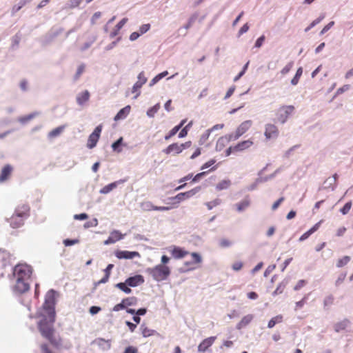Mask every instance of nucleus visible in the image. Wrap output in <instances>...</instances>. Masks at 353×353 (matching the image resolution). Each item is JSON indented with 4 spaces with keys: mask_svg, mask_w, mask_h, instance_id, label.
I'll return each instance as SVG.
<instances>
[{
    "mask_svg": "<svg viewBox=\"0 0 353 353\" xmlns=\"http://www.w3.org/2000/svg\"><path fill=\"white\" fill-rule=\"evenodd\" d=\"M30 206L28 204L19 205L11 217L8 220L12 228H18L24 224V221L30 216Z\"/></svg>",
    "mask_w": 353,
    "mask_h": 353,
    "instance_id": "obj_1",
    "label": "nucleus"
},
{
    "mask_svg": "<svg viewBox=\"0 0 353 353\" xmlns=\"http://www.w3.org/2000/svg\"><path fill=\"white\" fill-rule=\"evenodd\" d=\"M50 322L48 323L46 319L41 320L38 323V328L41 335L48 339L50 343L54 345L57 346L59 345V341L57 340L54 336V329L53 327V323L52 322V317H50Z\"/></svg>",
    "mask_w": 353,
    "mask_h": 353,
    "instance_id": "obj_2",
    "label": "nucleus"
},
{
    "mask_svg": "<svg viewBox=\"0 0 353 353\" xmlns=\"http://www.w3.org/2000/svg\"><path fill=\"white\" fill-rule=\"evenodd\" d=\"M147 272L157 281L165 280L170 274V268L165 265H157L154 268H148Z\"/></svg>",
    "mask_w": 353,
    "mask_h": 353,
    "instance_id": "obj_3",
    "label": "nucleus"
},
{
    "mask_svg": "<svg viewBox=\"0 0 353 353\" xmlns=\"http://www.w3.org/2000/svg\"><path fill=\"white\" fill-rule=\"evenodd\" d=\"M55 291L54 290H49L45 297V301L43 305L44 310H46L50 317H52V322L54 323L55 321Z\"/></svg>",
    "mask_w": 353,
    "mask_h": 353,
    "instance_id": "obj_4",
    "label": "nucleus"
},
{
    "mask_svg": "<svg viewBox=\"0 0 353 353\" xmlns=\"http://www.w3.org/2000/svg\"><path fill=\"white\" fill-rule=\"evenodd\" d=\"M16 279L28 280L32 274V268L26 264L17 265L13 271Z\"/></svg>",
    "mask_w": 353,
    "mask_h": 353,
    "instance_id": "obj_5",
    "label": "nucleus"
},
{
    "mask_svg": "<svg viewBox=\"0 0 353 353\" xmlns=\"http://www.w3.org/2000/svg\"><path fill=\"white\" fill-rule=\"evenodd\" d=\"M294 110V106L292 105H281L276 111L277 121L282 124L285 123Z\"/></svg>",
    "mask_w": 353,
    "mask_h": 353,
    "instance_id": "obj_6",
    "label": "nucleus"
},
{
    "mask_svg": "<svg viewBox=\"0 0 353 353\" xmlns=\"http://www.w3.org/2000/svg\"><path fill=\"white\" fill-rule=\"evenodd\" d=\"M190 255L192 260L191 261H185L184 263L185 271L194 270L202 263V257L199 253L192 252Z\"/></svg>",
    "mask_w": 353,
    "mask_h": 353,
    "instance_id": "obj_7",
    "label": "nucleus"
},
{
    "mask_svg": "<svg viewBox=\"0 0 353 353\" xmlns=\"http://www.w3.org/2000/svg\"><path fill=\"white\" fill-rule=\"evenodd\" d=\"M252 125V121L251 120H247L242 122L236 128L235 132L230 134L233 141L237 140L243 134H244Z\"/></svg>",
    "mask_w": 353,
    "mask_h": 353,
    "instance_id": "obj_8",
    "label": "nucleus"
},
{
    "mask_svg": "<svg viewBox=\"0 0 353 353\" xmlns=\"http://www.w3.org/2000/svg\"><path fill=\"white\" fill-rule=\"evenodd\" d=\"M102 130V125H99L95 128L93 132L89 136L87 143V147L90 149L96 146Z\"/></svg>",
    "mask_w": 353,
    "mask_h": 353,
    "instance_id": "obj_9",
    "label": "nucleus"
},
{
    "mask_svg": "<svg viewBox=\"0 0 353 353\" xmlns=\"http://www.w3.org/2000/svg\"><path fill=\"white\" fill-rule=\"evenodd\" d=\"M279 134L278 127L272 123H267L265 125L264 135L266 139H276Z\"/></svg>",
    "mask_w": 353,
    "mask_h": 353,
    "instance_id": "obj_10",
    "label": "nucleus"
},
{
    "mask_svg": "<svg viewBox=\"0 0 353 353\" xmlns=\"http://www.w3.org/2000/svg\"><path fill=\"white\" fill-rule=\"evenodd\" d=\"M30 285L28 280L16 279V283L13 286V291L17 294H21L29 290Z\"/></svg>",
    "mask_w": 353,
    "mask_h": 353,
    "instance_id": "obj_11",
    "label": "nucleus"
},
{
    "mask_svg": "<svg viewBox=\"0 0 353 353\" xmlns=\"http://www.w3.org/2000/svg\"><path fill=\"white\" fill-rule=\"evenodd\" d=\"M200 189H201L200 187H197V188L192 189L188 192L179 193L174 197V199L177 200V202L179 203L186 199H189V198L192 197L196 192H198L200 190Z\"/></svg>",
    "mask_w": 353,
    "mask_h": 353,
    "instance_id": "obj_12",
    "label": "nucleus"
},
{
    "mask_svg": "<svg viewBox=\"0 0 353 353\" xmlns=\"http://www.w3.org/2000/svg\"><path fill=\"white\" fill-rule=\"evenodd\" d=\"M125 234H121L119 230H113L110 232L109 237L104 241L105 245L114 243L122 239Z\"/></svg>",
    "mask_w": 353,
    "mask_h": 353,
    "instance_id": "obj_13",
    "label": "nucleus"
},
{
    "mask_svg": "<svg viewBox=\"0 0 353 353\" xmlns=\"http://www.w3.org/2000/svg\"><path fill=\"white\" fill-rule=\"evenodd\" d=\"M163 153L167 155L172 154L176 155L182 152L180 144L178 143H173L169 145L167 148L163 149Z\"/></svg>",
    "mask_w": 353,
    "mask_h": 353,
    "instance_id": "obj_14",
    "label": "nucleus"
},
{
    "mask_svg": "<svg viewBox=\"0 0 353 353\" xmlns=\"http://www.w3.org/2000/svg\"><path fill=\"white\" fill-rule=\"evenodd\" d=\"M231 141H233V138H232L230 134L220 137L216 142V150L217 151L222 150L225 146V145L228 144Z\"/></svg>",
    "mask_w": 353,
    "mask_h": 353,
    "instance_id": "obj_15",
    "label": "nucleus"
},
{
    "mask_svg": "<svg viewBox=\"0 0 353 353\" xmlns=\"http://www.w3.org/2000/svg\"><path fill=\"white\" fill-rule=\"evenodd\" d=\"M216 337V336H210L207 339H205L201 341V343L198 346V350L199 352H205L208 347H210L215 341Z\"/></svg>",
    "mask_w": 353,
    "mask_h": 353,
    "instance_id": "obj_16",
    "label": "nucleus"
},
{
    "mask_svg": "<svg viewBox=\"0 0 353 353\" xmlns=\"http://www.w3.org/2000/svg\"><path fill=\"white\" fill-rule=\"evenodd\" d=\"M128 285L130 287H137L144 283V279L141 275H135L128 278L126 280Z\"/></svg>",
    "mask_w": 353,
    "mask_h": 353,
    "instance_id": "obj_17",
    "label": "nucleus"
},
{
    "mask_svg": "<svg viewBox=\"0 0 353 353\" xmlns=\"http://www.w3.org/2000/svg\"><path fill=\"white\" fill-rule=\"evenodd\" d=\"M116 256L119 259H131L136 256H140L138 252H130V251H119L116 253Z\"/></svg>",
    "mask_w": 353,
    "mask_h": 353,
    "instance_id": "obj_18",
    "label": "nucleus"
},
{
    "mask_svg": "<svg viewBox=\"0 0 353 353\" xmlns=\"http://www.w3.org/2000/svg\"><path fill=\"white\" fill-rule=\"evenodd\" d=\"M171 254L174 259H182L187 256L189 252L180 247L174 246L171 250Z\"/></svg>",
    "mask_w": 353,
    "mask_h": 353,
    "instance_id": "obj_19",
    "label": "nucleus"
},
{
    "mask_svg": "<svg viewBox=\"0 0 353 353\" xmlns=\"http://www.w3.org/2000/svg\"><path fill=\"white\" fill-rule=\"evenodd\" d=\"M13 170L12 167L10 165H6L1 170L0 174V183H2L10 177Z\"/></svg>",
    "mask_w": 353,
    "mask_h": 353,
    "instance_id": "obj_20",
    "label": "nucleus"
},
{
    "mask_svg": "<svg viewBox=\"0 0 353 353\" xmlns=\"http://www.w3.org/2000/svg\"><path fill=\"white\" fill-rule=\"evenodd\" d=\"M253 145V141L250 139L239 142L234 145L235 152H241L250 148Z\"/></svg>",
    "mask_w": 353,
    "mask_h": 353,
    "instance_id": "obj_21",
    "label": "nucleus"
},
{
    "mask_svg": "<svg viewBox=\"0 0 353 353\" xmlns=\"http://www.w3.org/2000/svg\"><path fill=\"white\" fill-rule=\"evenodd\" d=\"M322 220L316 223L312 228H311L308 231L305 232L299 238V241H303L307 239L312 234L317 231L322 223Z\"/></svg>",
    "mask_w": 353,
    "mask_h": 353,
    "instance_id": "obj_22",
    "label": "nucleus"
},
{
    "mask_svg": "<svg viewBox=\"0 0 353 353\" xmlns=\"http://www.w3.org/2000/svg\"><path fill=\"white\" fill-rule=\"evenodd\" d=\"M253 318L254 316L252 314H248L243 316L239 321V323L237 324V328L241 329L243 327H245L253 320Z\"/></svg>",
    "mask_w": 353,
    "mask_h": 353,
    "instance_id": "obj_23",
    "label": "nucleus"
},
{
    "mask_svg": "<svg viewBox=\"0 0 353 353\" xmlns=\"http://www.w3.org/2000/svg\"><path fill=\"white\" fill-rule=\"evenodd\" d=\"M130 109L131 108L130 105H127L123 108L121 109L114 117V120L117 121L125 118L127 115L130 113Z\"/></svg>",
    "mask_w": 353,
    "mask_h": 353,
    "instance_id": "obj_24",
    "label": "nucleus"
},
{
    "mask_svg": "<svg viewBox=\"0 0 353 353\" xmlns=\"http://www.w3.org/2000/svg\"><path fill=\"white\" fill-rule=\"evenodd\" d=\"M90 99V93L88 90H85L80 93L77 97V102L79 105H83Z\"/></svg>",
    "mask_w": 353,
    "mask_h": 353,
    "instance_id": "obj_25",
    "label": "nucleus"
},
{
    "mask_svg": "<svg viewBox=\"0 0 353 353\" xmlns=\"http://www.w3.org/2000/svg\"><path fill=\"white\" fill-rule=\"evenodd\" d=\"M9 253L5 250H0V266L5 268L9 262Z\"/></svg>",
    "mask_w": 353,
    "mask_h": 353,
    "instance_id": "obj_26",
    "label": "nucleus"
},
{
    "mask_svg": "<svg viewBox=\"0 0 353 353\" xmlns=\"http://www.w3.org/2000/svg\"><path fill=\"white\" fill-rule=\"evenodd\" d=\"M349 323H350V321L347 319H344L340 322H338V323H335L334 325V330L336 332H339L341 331L345 330L347 328V327L348 326Z\"/></svg>",
    "mask_w": 353,
    "mask_h": 353,
    "instance_id": "obj_27",
    "label": "nucleus"
},
{
    "mask_svg": "<svg viewBox=\"0 0 353 353\" xmlns=\"http://www.w3.org/2000/svg\"><path fill=\"white\" fill-rule=\"evenodd\" d=\"M113 267H114L113 264H109L106 267V268L104 270L105 275L100 281H99V282H98L99 284L105 283L106 282H108V281L110 278V276L111 270L113 268Z\"/></svg>",
    "mask_w": 353,
    "mask_h": 353,
    "instance_id": "obj_28",
    "label": "nucleus"
},
{
    "mask_svg": "<svg viewBox=\"0 0 353 353\" xmlns=\"http://www.w3.org/2000/svg\"><path fill=\"white\" fill-rule=\"evenodd\" d=\"M65 127V125H61L53 129L48 133V137L52 139L59 136L64 130Z\"/></svg>",
    "mask_w": 353,
    "mask_h": 353,
    "instance_id": "obj_29",
    "label": "nucleus"
},
{
    "mask_svg": "<svg viewBox=\"0 0 353 353\" xmlns=\"http://www.w3.org/2000/svg\"><path fill=\"white\" fill-rule=\"evenodd\" d=\"M283 317L281 314L277 315L272 318L268 324L269 328H272L276 323H280L283 321Z\"/></svg>",
    "mask_w": 353,
    "mask_h": 353,
    "instance_id": "obj_30",
    "label": "nucleus"
},
{
    "mask_svg": "<svg viewBox=\"0 0 353 353\" xmlns=\"http://www.w3.org/2000/svg\"><path fill=\"white\" fill-rule=\"evenodd\" d=\"M141 334L143 337H149L153 336L155 333V330L150 329L149 327L142 325L141 326Z\"/></svg>",
    "mask_w": 353,
    "mask_h": 353,
    "instance_id": "obj_31",
    "label": "nucleus"
},
{
    "mask_svg": "<svg viewBox=\"0 0 353 353\" xmlns=\"http://www.w3.org/2000/svg\"><path fill=\"white\" fill-rule=\"evenodd\" d=\"M83 1V0H69L65 5V8H67V9L76 8L79 7L82 3Z\"/></svg>",
    "mask_w": 353,
    "mask_h": 353,
    "instance_id": "obj_32",
    "label": "nucleus"
},
{
    "mask_svg": "<svg viewBox=\"0 0 353 353\" xmlns=\"http://www.w3.org/2000/svg\"><path fill=\"white\" fill-rule=\"evenodd\" d=\"M231 185V181L229 179H225L220 181L217 183L216 186V189L218 190H222L224 189H228Z\"/></svg>",
    "mask_w": 353,
    "mask_h": 353,
    "instance_id": "obj_33",
    "label": "nucleus"
},
{
    "mask_svg": "<svg viewBox=\"0 0 353 353\" xmlns=\"http://www.w3.org/2000/svg\"><path fill=\"white\" fill-rule=\"evenodd\" d=\"M286 285H287V281H283L281 282L276 287V290L273 292L272 295L276 296L278 294H282L285 289Z\"/></svg>",
    "mask_w": 353,
    "mask_h": 353,
    "instance_id": "obj_34",
    "label": "nucleus"
},
{
    "mask_svg": "<svg viewBox=\"0 0 353 353\" xmlns=\"http://www.w3.org/2000/svg\"><path fill=\"white\" fill-rule=\"evenodd\" d=\"M193 121H190L185 127H183L179 133V138H183L188 135L189 130L191 128Z\"/></svg>",
    "mask_w": 353,
    "mask_h": 353,
    "instance_id": "obj_35",
    "label": "nucleus"
},
{
    "mask_svg": "<svg viewBox=\"0 0 353 353\" xmlns=\"http://www.w3.org/2000/svg\"><path fill=\"white\" fill-rule=\"evenodd\" d=\"M351 260L350 256H344L343 257L339 259L336 261V267L337 268H342L345 265H346Z\"/></svg>",
    "mask_w": 353,
    "mask_h": 353,
    "instance_id": "obj_36",
    "label": "nucleus"
},
{
    "mask_svg": "<svg viewBox=\"0 0 353 353\" xmlns=\"http://www.w3.org/2000/svg\"><path fill=\"white\" fill-rule=\"evenodd\" d=\"M116 287L126 294H130L132 292L131 289L128 287L126 281L124 283H117Z\"/></svg>",
    "mask_w": 353,
    "mask_h": 353,
    "instance_id": "obj_37",
    "label": "nucleus"
},
{
    "mask_svg": "<svg viewBox=\"0 0 353 353\" xmlns=\"http://www.w3.org/2000/svg\"><path fill=\"white\" fill-rule=\"evenodd\" d=\"M302 74H303V68L301 67H300L296 70L295 76L291 80V83L294 85H296L299 83L300 77H301Z\"/></svg>",
    "mask_w": 353,
    "mask_h": 353,
    "instance_id": "obj_38",
    "label": "nucleus"
},
{
    "mask_svg": "<svg viewBox=\"0 0 353 353\" xmlns=\"http://www.w3.org/2000/svg\"><path fill=\"white\" fill-rule=\"evenodd\" d=\"M37 114L38 113L34 112L28 115L21 117L19 118V121L21 122V123H26L32 120V119H34Z\"/></svg>",
    "mask_w": 353,
    "mask_h": 353,
    "instance_id": "obj_39",
    "label": "nucleus"
},
{
    "mask_svg": "<svg viewBox=\"0 0 353 353\" xmlns=\"http://www.w3.org/2000/svg\"><path fill=\"white\" fill-rule=\"evenodd\" d=\"M122 301H123V304L125 305V307L127 306L134 305L137 303V299L134 296L128 297V298L123 299Z\"/></svg>",
    "mask_w": 353,
    "mask_h": 353,
    "instance_id": "obj_40",
    "label": "nucleus"
},
{
    "mask_svg": "<svg viewBox=\"0 0 353 353\" xmlns=\"http://www.w3.org/2000/svg\"><path fill=\"white\" fill-rule=\"evenodd\" d=\"M117 187V183H110L105 186H104L101 190H100V192L101 194H108L110 192H111L114 188H115Z\"/></svg>",
    "mask_w": 353,
    "mask_h": 353,
    "instance_id": "obj_41",
    "label": "nucleus"
},
{
    "mask_svg": "<svg viewBox=\"0 0 353 353\" xmlns=\"http://www.w3.org/2000/svg\"><path fill=\"white\" fill-rule=\"evenodd\" d=\"M160 108L159 104H156L147 112V115L150 117H153Z\"/></svg>",
    "mask_w": 353,
    "mask_h": 353,
    "instance_id": "obj_42",
    "label": "nucleus"
},
{
    "mask_svg": "<svg viewBox=\"0 0 353 353\" xmlns=\"http://www.w3.org/2000/svg\"><path fill=\"white\" fill-rule=\"evenodd\" d=\"M250 205V201L248 200H244L236 204L237 210L241 212L245 208H247Z\"/></svg>",
    "mask_w": 353,
    "mask_h": 353,
    "instance_id": "obj_43",
    "label": "nucleus"
},
{
    "mask_svg": "<svg viewBox=\"0 0 353 353\" xmlns=\"http://www.w3.org/2000/svg\"><path fill=\"white\" fill-rule=\"evenodd\" d=\"M27 3V1L23 0L21 1L17 5H14L12 8V14H15L18 11L20 10V9L23 7Z\"/></svg>",
    "mask_w": 353,
    "mask_h": 353,
    "instance_id": "obj_44",
    "label": "nucleus"
},
{
    "mask_svg": "<svg viewBox=\"0 0 353 353\" xmlns=\"http://www.w3.org/2000/svg\"><path fill=\"white\" fill-rule=\"evenodd\" d=\"M221 202V201L219 199H216L212 201L206 203L205 205L208 210H212L213 208L219 205Z\"/></svg>",
    "mask_w": 353,
    "mask_h": 353,
    "instance_id": "obj_45",
    "label": "nucleus"
},
{
    "mask_svg": "<svg viewBox=\"0 0 353 353\" xmlns=\"http://www.w3.org/2000/svg\"><path fill=\"white\" fill-rule=\"evenodd\" d=\"M324 18V15H321L319 17H318L317 19H316L315 20H314L310 24V26L305 28V32H307L309 31L311 28H312L313 27H314L316 25H317L318 23H319Z\"/></svg>",
    "mask_w": 353,
    "mask_h": 353,
    "instance_id": "obj_46",
    "label": "nucleus"
},
{
    "mask_svg": "<svg viewBox=\"0 0 353 353\" xmlns=\"http://www.w3.org/2000/svg\"><path fill=\"white\" fill-rule=\"evenodd\" d=\"M85 65L84 64H81L80 65H79L78 68H77V72L74 75V80H77L79 79V78L81 77V75L83 74V72L85 71Z\"/></svg>",
    "mask_w": 353,
    "mask_h": 353,
    "instance_id": "obj_47",
    "label": "nucleus"
},
{
    "mask_svg": "<svg viewBox=\"0 0 353 353\" xmlns=\"http://www.w3.org/2000/svg\"><path fill=\"white\" fill-rule=\"evenodd\" d=\"M345 278H346V273L344 272V273L340 274L335 281V285L336 286L341 285L344 282Z\"/></svg>",
    "mask_w": 353,
    "mask_h": 353,
    "instance_id": "obj_48",
    "label": "nucleus"
},
{
    "mask_svg": "<svg viewBox=\"0 0 353 353\" xmlns=\"http://www.w3.org/2000/svg\"><path fill=\"white\" fill-rule=\"evenodd\" d=\"M352 208V202L349 201L345 204V205L340 210V212L343 214H347Z\"/></svg>",
    "mask_w": 353,
    "mask_h": 353,
    "instance_id": "obj_49",
    "label": "nucleus"
},
{
    "mask_svg": "<svg viewBox=\"0 0 353 353\" xmlns=\"http://www.w3.org/2000/svg\"><path fill=\"white\" fill-rule=\"evenodd\" d=\"M293 67V62L288 63L281 70V73L283 75L288 74Z\"/></svg>",
    "mask_w": 353,
    "mask_h": 353,
    "instance_id": "obj_50",
    "label": "nucleus"
},
{
    "mask_svg": "<svg viewBox=\"0 0 353 353\" xmlns=\"http://www.w3.org/2000/svg\"><path fill=\"white\" fill-rule=\"evenodd\" d=\"M307 283V281L305 280L301 279L299 280L297 283L294 285V290L295 291H298L302 288H303Z\"/></svg>",
    "mask_w": 353,
    "mask_h": 353,
    "instance_id": "obj_51",
    "label": "nucleus"
},
{
    "mask_svg": "<svg viewBox=\"0 0 353 353\" xmlns=\"http://www.w3.org/2000/svg\"><path fill=\"white\" fill-rule=\"evenodd\" d=\"M102 13L101 12H96L91 18V23L96 24L97 21L101 18Z\"/></svg>",
    "mask_w": 353,
    "mask_h": 353,
    "instance_id": "obj_52",
    "label": "nucleus"
},
{
    "mask_svg": "<svg viewBox=\"0 0 353 353\" xmlns=\"http://www.w3.org/2000/svg\"><path fill=\"white\" fill-rule=\"evenodd\" d=\"M150 23L143 24V25L141 26L139 28V33L141 34V35L143 34L145 32H147L150 30Z\"/></svg>",
    "mask_w": 353,
    "mask_h": 353,
    "instance_id": "obj_53",
    "label": "nucleus"
},
{
    "mask_svg": "<svg viewBox=\"0 0 353 353\" xmlns=\"http://www.w3.org/2000/svg\"><path fill=\"white\" fill-rule=\"evenodd\" d=\"M138 82H139L141 84L143 85L147 81V78L145 77L144 72H141L138 75Z\"/></svg>",
    "mask_w": 353,
    "mask_h": 353,
    "instance_id": "obj_54",
    "label": "nucleus"
},
{
    "mask_svg": "<svg viewBox=\"0 0 353 353\" xmlns=\"http://www.w3.org/2000/svg\"><path fill=\"white\" fill-rule=\"evenodd\" d=\"M77 243H79V240L77 239H65L63 241V244L65 245V246H71Z\"/></svg>",
    "mask_w": 353,
    "mask_h": 353,
    "instance_id": "obj_55",
    "label": "nucleus"
},
{
    "mask_svg": "<svg viewBox=\"0 0 353 353\" xmlns=\"http://www.w3.org/2000/svg\"><path fill=\"white\" fill-rule=\"evenodd\" d=\"M283 201L284 197H281L276 201H275L272 206V210H276Z\"/></svg>",
    "mask_w": 353,
    "mask_h": 353,
    "instance_id": "obj_56",
    "label": "nucleus"
},
{
    "mask_svg": "<svg viewBox=\"0 0 353 353\" xmlns=\"http://www.w3.org/2000/svg\"><path fill=\"white\" fill-rule=\"evenodd\" d=\"M231 245L232 242L228 239H223L220 241V245L223 248L229 247Z\"/></svg>",
    "mask_w": 353,
    "mask_h": 353,
    "instance_id": "obj_57",
    "label": "nucleus"
},
{
    "mask_svg": "<svg viewBox=\"0 0 353 353\" xmlns=\"http://www.w3.org/2000/svg\"><path fill=\"white\" fill-rule=\"evenodd\" d=\"M120 29H117V26H115L113 30L110 32V37L111 39L114 38L116 36H117L120 32Z\"/></svg>",
    "mask_w": 353,
    "mask_h": 353,
    "instance_id": "obj_58",
    "label": "nucleus"
},
{
    "mask_svg": "<svg viewBox=\"0 0 353 353\" xmlns=\"http://www.w3.org/2000/svg\"><path fill=\"white\" fill-rule=\"evenodd\" d=\"M264 41H265V36L264 35L261 36L259 38L257 39V40L255 43V47L260 48L263 45Z\"/></svg>",
    "mask_w": 353,
    "mask_h": 353,
    "instance_id": "obj_59",
    "label": "nucleus"
},
{
    "mask_svg": "<svg viewBox=\"0 0 353 353\" xmlns=\"http://www.w3.org/2000/svg\"><path fill=\"white\" fill-rule=\"evenodd\" d=\"M88 218V216L85 213L75 214L74 216V219L76 220H85V219H87Z\"/></svg>",
    "mask_w": 353,
    "mask_h": 353,
    "instance_id": "obj_60",
    "label": "nucleus"
},
{
    "mask_svg": "<svg viewBox=\"0 0 353 353\" xmlns=\"http://www.w3.org/2000/svg\"><path fill=\"white\" fill-rule=\"evenodd\" d=\"M207 172H200L197 174H196L193 178H192V182H196L198 181H199L203 176H205Z\"/></svg>",
    "mask_w": 353,
    "mask_h": 353,
    "instance_id": "obj_61",
    "label": "nucleus"
},
{
    "mask_svg": "<svg viewBox=\"0 0 353 353\" xmlns=\"http://www.w3.org/2000/svg\"><path fill=\"white\" fill-rule=\"evenodd\" d=\"M125 308V305L123 304V301L120 303H118L117 305H115L113 307V310L115 311V312H117V311H119V310H123Z\"/></svg>",
    "mask_w": 353,
    "mask_h": 353,
    "instance_id": "obj_62",
    "label": "nucleus"
},
{
    "mask_svg": "<svg viewBox=\"0 0 353 353\" xmlns=\"http://www.w3.org/2000/svg\"><path fill=\"white\" fill-rule=\"evenodd\" d=\"M243 267V263L241 262V261H238V262H235L233 265H232V269L235 271H239Z\"/></svg>",
    "mask_w": 353,
    "mask_h": 353,
    "instance_id": "obj_63",
    "label": "nucleus"
},
{
    "mask_svg": "<svg viewBox=\"0 0 353 353\" xmlns=\"http://www.w3.org/2000/svg\"><path fill=\"white\" fill-rule=\"evenodd\" d=\"M137 352H138L137 348L132 347V346L128 347L124 351V353H137Z\"/></svg>",
    "mask_w": 353,
    "mask_h": 353,
    "instance_id": "obj_64",
    "label": "nucleus"
}]
</instances>
